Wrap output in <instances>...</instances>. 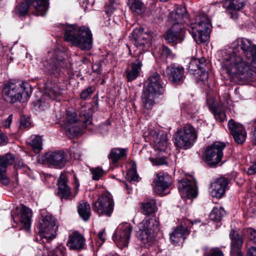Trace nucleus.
I'll return each mask as SVG.
<instances>
[{
	"label": "nucleus",
	"instance_id": "obj_1",
	"mask_svg": "<svg viewBox=\"0 0 256 256\" xmlns=\"http://www.w3.org/2000/svg\"><path fill=\"white\" fill-rule=\"evenodd\" d=\"M231 52H226L222 68L233 78L248 80L256 72V45L246 38H238L230 44Z\"/></svg>",
	"mask_w": 256,
	"mask_h": 256
},
{
	"label": "nucleus",
	"instance_id": "obj_2",
	"mask_svg": "<svg viewBox=\"0 0 256 256\" xmlns=\"http://www.w3.org/2000/svg\"><path fill=\"white\" fill-rule=\"evenodd\" d=\"M64 40L82 50H88L92 47V36L85 26L78 28L75 25L64 26Z\"/></svg>",
	"mask_w": 256,
	"mask_h": 256
},
{
	"label": "nucleus",
	"instance_id": "obj_3",
	"mask_svg": "<svg viewBox=\"0 0 256 256\" xmlns=\"http://www.w3.org/2000/svg\"><path fill=\"white\" fill-rule=\"evenodd\" d=\"M32 92L29 84L20 82H8L4 85L2 90L4 100L10 104L24 102L29 98Z\"/></svg>",
	"mask_w": 256,
	"mask_h": 256
},
{
	"label": "nucleus",
	"instance_id": "obj_4",
	"mask_svg": "<svg viewBox=\"0 0 256 256\" xmlns=\"http://www.w3.org/2000/svg\"><path fill=\"white\" fill-rule=\"evenodd\" d=\"M195 23L192 24V37L197 44L206 42L210 37L212 24L206 15H198L195 18Z\"/></svg>",
	"mask_w": 256,
	"mask_h": 256
},
{
	"label": "nucleus",
	"instance_id": "obj_5",
	"mask_svg": "<svg viewBox=\"0 0 256 256\" xmlns=\"http://www.w3.org/2000/svg\"><path fill=\"white\" fill-rule=\"evenodd\" d=\"M38 228L42 237L47 240L56 237L58 225L56 218L52 214L43 212L40 218Z\"/></svg>",
	"mask_w": 256,
	"mask_h": 256
},
{
	"label": "nucleus",
	"instance_id": "obj_6",
	"mask_svg": "<svg viewBox=\"0 0 256 256\" xmlns=\"http://www.w3.org/2000/svg\"><path fill=\"white\" fill-rule=\"evenodd\" d=\"M197 136L195 128L190 125H186L174 135V144L178 148L186 150L194 144Z\"/></svg>",
	"mask_w": 256,
	"mask_h": 256
},
{
	"label": "nucleus",
	"instance_id": "obj_7",
	"mask_svg": "<svg viewBox=\"0 0 256 256\" xmlns=\"http://www.w3.org/2000/svg\"><path fill=\"white\" fill-rule=\"evenodd\" d=\"M225 148L224 143L216 142L206 148L203 154V160L210 167L215 166L221 162L222 151Z\"/></svg>",
	"mask_w": 256,
	"mask_h": 256
},
{
	"label": "nucleus",
	"instance_id": "obj_8",
	"mask_svg": "<svg viewBox=\"0 0 256 256\" xmlns=\"http://www.w3.org/2000/svg\"><path fill=\"white\" fill-rule=\"evenodd\" d=\"M31 5L34 6L38 16H45L48 11V0H25L16 6L15 12L19 16H25Z\"/></svg>",
	"mask_w": 256,
	"mask_h": 256
},
{
	"label": "nucleus",
	"instance_id": "obj_9",
	"mask_svg": "<svg viewBox=\"0 0 256 256\" xmlns=\"http://www.w3.org/2000/svg\"><path fill=\"white\" fill-rule=\"evenodd\" d=\"M64 52L60 48L48 52V58L44 62V66L50 74H56L60 68L64 66Z\"/></svg>",
	"mask_w": 256,
	"mask_h": 256
},
{
	"label": "nucleus",
	"instance_id": "obj_10",
	"mask_svg": "<svg viewBox=\"0 0 256 256\" xmlns=\"http://www.w3.org/2000/svg\"><path fill=\"white\" fill-rule=\"evenodd\" d=\"M113 200L106 195H102L94 204V211L99 216H110L114 210Z\"/></svg>",
	"mask_w": 256,
	"mask_h": 256
},
{
	"label": "nucleus",
	"instance_id": "obj_11",
	"mask_svg": "<svg viewBox=\"0 0 256 256\" xmlns=\"http://www.w3.org/2000/svg\"><path fill=\"white\" fill-rule=\"evenodd\" d=\"M134 44L142 50H146L150 46L152 35L150 32H144L143 28H136L132 32Z\"/></svg>",
	"mask_w": 256,
	"mask_h": 256
},
{
	"label": "nucleus",
	"instance_id": "obj_12",
	"mask_svg": "<svg viewBox=\"0 0 256 256\" xmlns=\"http://www.w3.org/2000/svg\"><path fill=\"white\" fill-rule=\"evenodd\" d=\"M164 82L160 76L157 72H152L146 80L144 89L158 95L164 92Z\"/></svg>",
	"mask_w": 256,
	"mask_h": 256
},
{
	"label": "nucleus",
	"instance_id": "obj_13",
	"mask_svg": "<svg viewBox=\"0 0 256 256\" xmlns=\"http://www.w3.org/2000/svg\"><path fill=\"white\" fill-rule=\"evenodd\" d=\"M132 231V226L129 224H126L114 234L112 238L120 248L128 246Z\"/></svg>",
	"mask_w": 256,
	"mask_h": 256
},
{
	"label": "nucleus",
	"instance_id": "obj_14",
	"mask_svg": "<svg viewBox=\"0 0 256 256\" xmlns=\"http://www.w3.org/2000/svg\"><path fill=\"white\" fill-rule=\"evenodd\" d=\"M166 76L173 85H178L183 82L184 78V68L183 66L172 64L167 66Z\"/></svg>",
	"mask_w": 256,
	"mask_h": 256
},
{
	"label": "nucleus",
	"instance_id": "obj_15",
	"mask_svg": "<svg viewBox=\"0 0 256 256\" xmlns=\"http://www.w3.org/2000/svg\"><path fill=\"white\" fill-rule=\"evenodd\" d=\"M43 160L48 164L60 168H63L67 162L66 154L62 150L49 152L43 156Z\"/></svg>",
	"mask_w": 256,
	"mask_h": 256
},
{
	"label": "nucleus",
	"instance_id": "obj_16",
	"mask_svg": "<svg viewBox=\"0 0 256 256\" xmlns=\"http://www.w3.org/2000/svg\"><path fill=\"white\" fill-rule=\"evenodd\" d=\"M178 188L179 191L188 198H194L198 195L196 182H191L187 178H183L178 182Z\"/></svg>",
	"mask_w": 256,
	"mask_h": 256
},
{
	"label": "nucleus",
	"instance_id": "obj_17",
	"mask_svg": "<svg viewBox=\"0 0 256 256\" xmlns=\"http://www.w3.org/2000/svg\"><path fill=\"white\" fill-rule=\"evenodd\" d=\"M68 182L67 174L61 173L58 180V195L62 200L72 199L71 188L68 186Z\"/></svg>",
	"mask_w": 256,
	"mask_h": 256
},
{
	"label": "nucleus",
	"instance_id": "obj_18",
	"mask_svg": "<svg viewBox=\"0 0 256 256\" xmlns=\"http://www.w3.org/2000/svg\"><path fill=\"white\" fill-rule=\"evenodd\" d=\"M228 126L235 142L239 144H242L246 137V132L243 126L230 119L228 122Z\"/></svg>",
	"mask_w": 256,
	"mask_h": 256
},
{
	"label": "nucleus",
	"instance_id": "obj_19",
	"mask_svg": "<svg viewBox=\"0 0 256 256\" xmlns=\"http://www.w3.org/2000/svg\"><path fill=\"white\" fill-rule=\"evenodd\" d=\"M14 160V156L11 154H6L0 156V182L6 186L10 183V180L6 176L8 166L12 164Z\"/></svg>",
	"mask_w": 256,
	"mask_h": 256
},
{
	"label": "nucleus",
	"instance_id": "obj_20",
	"mask_svg": "<svg viewBox=\"0 0 256 256\" xmlns=\"http://www.w3.org/2000/svg\"><path fill=\"white\" fill-rule=\"evenodd\" d=\"M165 40L168 43L174 44L182 42L184 40V36L182 32V27L178 23L174 24L168 30L164 36Z\"/></svg>",
	"mask_w": 256,
	"mask_h": 256
},
{
	"label": "nucleus",
	"instance_id": "obj_21",
	"mask_svg": "<svg viewBox=\"0 0 256 256\" xmlns=\"http://www.w3.org/2000/svg\"><path fill=\"white\" fill-rule=\"evenodd\" d=\"M154 190L158 195H164L167 194L165 191L171 184V178L166 173H159L154 179Z\"/></svg>",
	"mask_w": 256,
	"mask_h": 256
},
{
	"label": "nucleus",
	"instance_id": "obj_22",
	"mask_svg": "<svg viewBox=\"0 0 256 256\" xmlns=\"http://www.w3.org/2000/svg\"><path fill=\"white\" fill-rule=\"evenodd\" d=\"M230 242L231 256H244L242 252L243 244V239L235 230H232L229 234Z\"/></svg>",
	"mask_w": 256,
	"mask_h": 256
},
{
	"label": "nucleus",
	"instance_id": "obj_23",
	"mask_svg": "<svg viewBox=\"0 0 256 256\" xmlns=\"http://www.w3.org/2000/svg\"><path fill=\"white\" fill-rule=\"evenodd\" d=\"M78 118L76 113L73 109H68L66 111L64 120V128L72 134H76L79 131V127L76 126Z\"/></svg>",
	"mask_w": 256,
	"mask_h": 256
},
{
	"label": "nucleus",
	"instance_id": "obj_24",
	"mask_svg": "<svg viewBox=\"0 0 256 256\" xmlns=\"http://www.w3.org/2000/svg\"><path fill=\"white\" fill-rule=\"evenodd\" d=\"M62 88L56 83H49L46 84L44 97L45 100H60L62 94Z\"/></svg>",
	"mask_w": 256,
	"mask_h": 256
},
{
	"label": "nucleus",
	"instance_id": "obj_25",
	"mask_svg": "<svg viewBox=\"0 0 256 256\" xmlns=\"http://www.w3.org/2000/svg\"><path fill=\"white\" fill-rule=\"evenodd\" d=\"M85 242L84 237L78 232H74L69 236L67 246L70 250H80L84 248Z\"/></svg>",
	"mask_w": 256,
	"mask_h": 256
},
{
	"label": "nucleus",
	"instance_id": "obj_26",
	"mask_svg": "<svg viewBox=\"0 0 256 256\" xmlns=\"http://www.w3.org/2000/svg\"><path fill=\"white\" fill-rule=\"evenodd\" d=\"M228 184V180L224 178L216 180L211 184V195L216 198H221L225 193Z\"/></svg>",
	"mask_w": 256,
	"mask_h": 256
},
{
	"label": "nucleus",
	"instance_id": "obj_27",
	"mask_svg": "<svg viewBox=\"0 0 256 256\" xmlns=\"http://www.w3.org/2000/svg\"><path fill=\"white\" fill-rule=\"evenodd\" d=\"M142 65V62L138 58L127 68L125 74L128 82H132L140 74Z\"/></svg>",
	"mask_w": 256,
	"mask_h": 256
},
{
	"label": "nucleus",
	"instance_id": "obj_28",
	"mask_svg": "<svg viewBox=\"0 0 256 256\" xmlns=\"http://www.w3.org/2000/svg\"><path fill=\"white\" fill-rule=\"evenodd\" d=\"M187 234H188V231L186 228L182 226H178L170 236L171 242L176 246L179 245L183 243Z\"/></svg>",
	"mask_w": 256,
	"mask_h": 256
},
{
	"label": "nucleus",
	"instance_id": "obj_29",
	"mask_svg": "<svg viewBox=\"0 0 256 256\" xmlns=\"http://www.w3.org/2000/svg\"><path fill=\"white\" fill-rule=\"evenodd\" d=\"M18 212L20 213L19 220L20 222L24 224L26 228H29L32 215V210L22 204Z\"/></svg>",
	"mask_w": 256,
	"mask_h": 256
},
{
	"label": "nucleus",
	"instance_id": "obj_30",
	"mask_svg": "<svg viewBox=\"0 0 256 256\" xmlns=\"http://www.w3.org/2000/svg\"><path fill=\"white\" fill-rule=\"evenodd\" d=\"M139 227L156 235L159 230V222L155 218H145L140 224Z\"/></svg>",
	"mask_w": 256,
	"mask_h": 256
},
{
	"label": "nucleus",
	"instance_id": "obj_31",
	"mask_svg": "<svg viewBox=\"0 0 256 256\" xmlns=\"http://www.w3.org/2000/svg\"><path fill=\"white\" fill-rule=\"evenodd\" d=\"M142 212L144 214H150L156 211V202L154 199H148L141 203Z\"/></svg>",
	"mask_w": 256,
	"mask_h": 256
},
{
	"label": "nucleus",
	"instance_id": "obj_32",
	"mask_svg": "<svg viewBox=\"0 0 256 256\" xmlns=\"http://www.w3.org/2000/svg\"><path fill=\"white\" fill-rule=\"evenodd\" d=\"M78 212L84 220L86 222L89 220L91 215L90 207L88 202L84 200L80 202Z\"/></svg>",
	"mask_w": 256,
	"mask_h": 256
},
{
	"label": "nucleus",
	"instance_id": "obj_33",
	"mask_svg": "<svg viewBox=\"0 0 256 256\" xmlns=\"http://www.w3.org/2000/svg\"><path fill=\"white\" fill-rule=\"evenodd\" d=\"M156 94L143 90L142 96L144 107L146 109H150L154 104V98Z\"/></svg>",
	"mask_w": 256,
	"mask_h": 256
},
{
	"label": "nucleus",
	"instance_id": "obj_34",
	"mask_svg": "<svg viewBox=\"0 0 256 256\" xmlns=\"http://www.w3.org/2000/svg\"><path fill=\"white\" fill-rule=\"evenodd\" d=\"M206 67L205 59L202 58L200 59H192L190 62V64L188 68V71L192 74L200 70H203Z\"/></svg>",
	"mask_w": 256,
	"mask_h": 256
},
{
	"label": "nucleus",
	"instance_id": "obj_35",
	"mask_svg": "<svg viewBox=\"0 0 256 256\" xmlns=\"http://www.w3.org/2000/svg\"><path fill=\"white\" fill-rule=\"evenodd\" d=\"M49 244L44 246V256H66L65 248L62 246H59L54 250H50Z\"/></svg>",
	"mask_w": 256,
	"mask_h": 256
},
{
	"label": "nucleus",
	"instance_id": "obj_36",
	"mask_svg": "<svg viewBox=\"0 0 256 256\" xmlns=\"http://www.w3.org/2000/svg\"><path fill=\"white\" fill-rule=\"evenodd\" d=\"M127 148H114L111 150L109 158L114 163L117 162L118 160L124 158L126 155Z\"/></svg>",
	"mask_w": 256,
	"mask_h": 256
},
{
	"label": "nucleus",
	"instance_id": "obj_37",
	"mask_svg": "<svg viewBox=\"0 0 256 256\" xmlns=\"http://www.w3.org/2000/svg\"><path fill=\"white\" fill-rule=\"evenodd\" d=\"M225 215L226 212L222 207H214L210 214V218L213 221L220 222Z\"/></svg>",
	"mask_w": 256,
	"mask_h": 256
},
{
	"label": "nucleus",
	"instance_id": "obj_38",
	"mask_svg": "<svg viewBox=\"0 0 256 256\" xmlns=\"http://www.w3.org/2000/svg\"><path fill=\"white\" fill-rule=\"evenodd\" d=\"M128 4L134 12L140 14L144 10V4L140 0H128Z\"/></svg>",
	"mask_w": 256,
	"mask_h": 256
},
{
	"label": "nucleus",
	"instance_id": "obj_39",
	"mask_svg": "<svg viewBox=\"0 0 256 256\" xmlns=\"http://www.w3.org/2000/svg\"><path fill=\"white\" fill-rule=\"evenodd\" d=\"M227 8L228 10H239L244 6V0H228Z\"/></svg>",
	"mask_w": 256,
	"mask_h": 256
},
{
	"label": "nucleus",
	"instance_id": "obj_40",
	"mask_svg": "<svg viewBox=\"0 0 256 256\" xmlns=\"http://www.w3.org/2000/svg\"><path fill=\"white\" fill-rule=\"evenodd\" d=\"M92 110L90 108L82 110L80 115V120L82 121L86 126L91 124L92 120Z\"/></svg>",
	"mask_w": 256,
	"mask_h": 256
},
{
	"label": "nucleus",
	"instance_id": "obj_41",
	"mask_svg": "<svg viewBox=\"0 0 256 256\" xmlns=\"http://www.w3.org/2000/svg\"><path fill=\"white\" fill-rule=\"evenodd\" d=\"M140 238L144 242H151L154 236V234L148 231V230H144L143 228H140Z\"/></svg>",
	"mask_w": 256,
	"mask_h": 256
},
{
	"label": "nucleus",
	"instance_id": "obj_42",
	"mask_svg": "<svg viewBox=\"0 0 256 256\" xmlns=\"http://www.w3.org/2000/svg\"><path fill=\"white\" fill-rule=\"evenodd\" d=\"M154 142L160 150H164L167 146L166 135L164 134H160L158 138L154 140Z\"/></svg>",
	"mask_w": 256,
	"mask_h": 256
},
{
	"label": "nucleus",
	"instance_id": "obj_43",
	"mask_svg": "<svg viewBox=\"0 0 256 256\" xmlns=\"http://www.w3.org/2000/svg\"><path fill=\"white\" fill-rule=\"evenodd\" d=\"M108 1L109 4L105 6L104 11L108 16H110L114 10L117 8L120 4V1L119 0H108Z\"/></svg>",
	"mask_w": 256,
	"mask_h": 256
},
{
	"label": "nucleus",
	"instance_id": "obj_44",
	"mask_svg": "<svg viewBox=\"0 0 256 256\" xmlns=\"http://www.w3.org/2000/svg\"><path fill=\"white\" fill-rule=\"evenodd\" d=\"M32 146L34 150L38 153L42 149V138L40 136H34L32 140Z\"/></svg>",
	"mask_w": 256,
	"mask_h": 256
},
{
	"label": "nucleus",
	"instance_id": "obj_45",
	"mask_svg": "<svg viewBox=\"0 0 256 256\" xmlns=\"http://www.w3.org/2000/svg\"><path fill=\"white\" fill-rule=\"evenodd\" d=\"M160 56L162 59L171 58L174 57L171 50L166 46H162L160 50Z\"/></svg>",
	"mask_w": 256,
	"mask_h": 256
},
{
	"label": "nucleus",
	"instance_id": "obj_46",
	"mask_svg": "<svg viewBox=\"0 0 256 256\" xmlns=\"http://www.w3.org/2000/svg\"><path fill=\"white\" fill-rule=\"evenodd\" d=\"M126 178L130 182L138 181V176L137 174L136 168L132 167L126 172Z\"/></svg>",
	"mask_w": 256,
	"mask_h": 256
},
{
	"label": "nucleus",
	"instance_id": "obj_47",
	"mask_svg": "<svg viewBox=\"0 0 256 256\" xmlns=\"http://www.w3.org/2000/svg\"><path fill=\"white\" fill-rule=\"evenodd\" d=\"M92 176V178L94 180H98L104 174L103 170L100 168H96L90 170Z\"/></svg>",
	"mask_w": 256,
	"mask_h": 256
},
{
	"label": "nucleus",
	"instance_id": "obj_48",
	"mask_svg": "<svg viewBox=\"0 0 256 256\" xmlns=\"http://www.w3.org/2000/svg\"><path fill=\"white\" fill-rule=\"evenodd\" d=\"M182 17L179 16V14L178 12H176L174 10L172 12H171L168 16V20L172 22V26L176 23L179 24L178 20L182 18Z\"/></svg>",
	"mask_w": 256,
	"mask_h": 256
},
{
	"label": "nucleus",
	"instance_id": "obj_49",
	"mask_svg": "<svg viewBox=\"0 0 256 256\" xmlns=\"http://www.w3.org/2000/svg\"><path fill=\"white\" fill-rule=\"evenodd\" d=\"M214 114L216 120L220 122H223L226 119V114L217 108L214 110Z\"/></svg>",
	"mask_w": 256,
	"mask_h": 256
},
{
	"label": "nucleus",
	"instance_id": "obj_50",
	"mask_svg": "<svg viewBox=\"0 0 256 256\" xmlns=\"http://www.w3.org/2000/svg\"><path fill=\"white\" fill-rule=\"evenodd\" d=\"M94 88L92 86H89L84 90L80 94V98L83 100H87L93 94Z\"/></svg>",
	"mask_w": 256,
	"mask_h": 256
},
{
	"label": "nucleus",
	"instance_id": "obj_51",
	"mask_svg": "<svg viewBox=\"0 0 256 256\" xmlns=\"http://www.w3.org/2000/svg\"><path fill=\"white\" fill-rule=\"evenodd\" d=\"M30 124V118L25 116H20V118L19 128L22 130L28 128Z\"/></svg>",
	"mask_w": 256,
	"mask_h": 256
},
{
	"label": "nucleus",
	"instance_id": "obj_52",
	"mask_svg": "<svg viewBox=\"0 0 256 256\" xmlns=\"http://www.w3.org/2000/svg\"><path fill=\"white\" fill-rule=\"evenodd\" d=\"M246 233L250 240L254 243H256V230L252 228H249L246 229Z\"/></svg>",
	"mask_w": 256,
	"mask_h": 256
},
{
	"label": "nucleus",
	"instance_id": "obj_53",
	"mask_svg": "<svg viewBox=\"0 0 256 256\" xmlns=\"http://www.w3.org/2000/svg\"><path fill=\"white\" fill-rule=\"evenodd\" d=\"M153 165L160 166L166 164V158L164 157H160L156 158H150Z\"/></svg>",
	"mask_w": 256,
	"mask_h": 256
},
{
	"label": "nucleus",
	"instance_id": "obj_54",
	"mask_svg": "<svg viewBox=\"0 0 256 256\" xmlns=\"http://www.w3.org/2000/svg\"><path fill=\"white\" fill-rule=\"evenodd\" d=\"M200 73L199 74V80L204 82L208 78V72L206 70L205 68L203 70H200Z\"/></svg>",
	"mask_w": 256,
	"mask_h": 256
},
{
	"label": "nucleus",
	"instance_id": "obj_55",
	"mask_svg": "<svg viewBox=\"0 0 256 256\" xmlns=\"http://www.w3.org/2000/svg\"><path fill=\"white\" fill-rule=\"evenodd\" d=\"M207 256H224V254L219 249H212Z\"/></svg>",
	"mask_w": 256,
	"mask_h": 256
},
{
	"label": "nucleus",
	"instance_id": "obj_56",
	"mask_svg": "<svg viewBox=\"0 0 256 256\" xmlns=\"http://www.w3.org/2000/svg\"><path fill=\"white\" fill-rule=\"evenodd\" d=\"M247 174L249 175L256 174V162L248 168Z\"/></svg>",
	"mask_w": 256,
	"mask_h": 256
},
{
	"label": "nucleus",
	"instance_id": "obj_57",
	"mask_svg": "<svg viewBox=\"0 0 256 256\" xmlns=\"http://www.w3.org/2000/svg\"><path fill=\"white\" fill-rule=\"evenodd\" d=\"M251 141L254 145H256V120L254 122V128L252 132Z\"/></svg>",
	"mask_w": 256,
	"mask_h": 256
},
{
	"label": "nucleus",
	"instance_id": "obj_58",
	"mask_svg": "<svg viewBox=\"0 0 256 256\" xmlns=\"http://www.w3.org/2000/svg\"><path fill=\"white\" fill-rule=\"evenodd\" d=\"M12 114L10 115L8 118L3 122V125L5 128L10 127L12 121Z\"/></svg>",
	"mask_w": 256,
	"mask_h": 256
},
{
	"label": "nucleus",
	"instance_id": "obj_59",
	"mask_svg": "<svg viewBox=\"0 0 256 256\" xmlns=\"http://www.w3.org/2000/svg\"><path fill=\"white\" fill-rule=\"evenodd\" d=\"M174 10L179 14V16H181L182 18L184 16V14L186 13V9L184 7H177Z\"/></svg>",
	"mask_w": 256,
	"mask_h": 256
},
{
	"label": "nucleus",
	"instance_id": "obj_60",
	"mask_svg": "<svg viewBox=\"0 0 256 256\" xmlns=\"http://www.w3.org/2000/svg\"><path fill=\"white\" fill-rule=\"evenodd\" d=\"M248 256H256V247L252 246L248 249Z\"/></svg>",
	"mask_w": 256,
	"mask_h": 256
},
{
	"label": "nucleus",
	"instance_id": "obj_61",
	"mask_svg": "<svg viewBox=\"0 0 256 256\" xmlns=\"http://www.w3.org/2000/svg\"><path fill=\"white\" fill-rule=\"evenodd\" d=\"M92 70L94 72H100V63L94 64L92 66Z\"/></svg>",
	"mask_w": 256,
	"mask_h": 256
},
{
	"label": "nucleus",
	"instance_id": "obj_62",
	"mask_svg": "<svg viewBox=\"0 0 256 256\" xmlns=\"http://www.w3.org/2000/svg\"><path fill=\"white\" fill-rule=\"evenodd\" d=\"M105 232V231L104 230H102L98 233V238L101 240L102 243L104 242L105 241V238L104 237V234Z\"/></svg>",
	"mask_w": 256,
	"mask_h": 256
},
{
	"label": "nucleus",
	"instance_id": "obj_63",
	"mask_svg": "<svg viewBox=\"0 0 256 256\" xmlns=\"http://www.w3.org/2000/svg\"><path fill=\"white\" fill-rule=\"evenodd\" d=\"M6 136L0 131V144H4L6 142Z\"/></svg>",
	"mask_w": 256,
	"mask_h": 256
},
{
	"label": "nucleus",
	"instance_id": "obj_64",
	"mask_svg": "<svg viewBox=\"0 0 256 256\" xmlns=\"http://www.w3.org/2000/svg\"><path fill=\"white\" fill-rule=\"evenodd\" d=\"M80 3L82 5V6L84 8V11H86V10L88 8V0H82V2H81Z\"/></svg>",
	"mask_w": 256,
	"mask_h": 256
}]
</instances>
